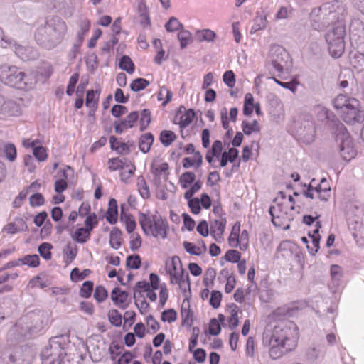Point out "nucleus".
<instances>
[{"label": "nucleus", "instance_id": "1", "mask_svg": "<svg viewBox=\"0 0 364 364\" xmlns=\"http://www.w3.org/2000/svg\"><path fill=\"white\" fill-rule=\"evenodd\" d=\"M67 33V23L61 17L49 16L36 28L34 39L41 48L51 50L63 43Z\"/></svg>", "mask_w": 364, "mask_h": 364}, {"label": "nucleus", "instance_id": "2", "mask_svg": "<svg viewBox=\"0 0 364 364\" xmlns=\"http://www.w3.org/2000/svg\"><path fill=\"white\" fill-rule=\"evenodd\" d=\"M344 8L341 2H327L311 13V26L317 31L323 30L330 25L343 21Z\"/></svg>", "mask_w": 364, "mask_h": 364}, {"label": "nucleus", "instance_id": "3", "mask_svg": "<svg viewBox=\"0 0 364 364\" xmlns=\"http://www.w3.org/2000/svg\"><path fill=\"white\" fill-rule=\"evenodd\" d=\"M0 80L6 85L24 91L31 90L36 84L31 74L7 64L0 66Z\"/></svg>", "mask_w": 364, "mask_h": 364}, {"label": "nucleus", "instance_id": "4", "mask_svg": "<svg viewBox=\"0 0 364 364\" xmlns=\"http://www.w3.org/2000/svg\"><path fill=\"white\" fill-rule=\"evenodd\" d=\"M63 336H55L51 338L49 341V346L46 347L41 353L43 364H78L76 360L78 355H71L63 353L64 344L63 343Z\"/></svg>", "mask_w": 364, "mask_h": 364}, {"label": "nucleus", "instance_id": "5", "mask_svg": "<svg viewBox=\"0 0 364 364\" xmlns=\"http://www.w3.org/2000/svg\"><path fill=\"white\" fill-rule=\"evenodd\" d=\"M287 343L289 349H294L297 346L298 332L296 325L291 321L285 320L278 323L273 328L271 334L266 335L265 340Z\"/></svg>", "mask_w": 364, "mask_h": 364}, {"label": "nucleus", "instance_id": "6", "mask_svg": "<svg viewBox=\"0 0 364 364\" xmlns=\"http://www.w3.org/2000/svg\"><path fill=\"white\" fill-rule=\"evenodd\" d=\"M46 321L43 311H31L21 318L15 327L16 331L23 337L32 336L43 328Z\"/></svg>", "mask_w": 364, "mask_h": 364}, {"label": "nucleus", "instance_id": "7", "mask_svg": "<svg viewBox=\"0 0 364 364\" xmlns=\"http://www.w3.org/2000/svg\"><path fill=\"white\" fill-rule=\"evenodd\" d=\"M345 35V26L342 22L326 33V41L328 45L329 53L333 58H340L344 53Z\"/></svg>", "mask_w": 364, "mask_h": 364}, {"label": "nucleus", "instance_id": "8", "mask_svg": "<svg viewBox=\"0 0 364 364\" xmlns=\"http://www.w3.org/2000/svg\"><path fill=\"white\" fill-rule=\"evenodd\" d=\"M336 142L337 144L338 152L342 159L349 161L356 155V149L354 147L353 140L343 124L338 126Z\"/></svg>", "mask_w": 364, "mask_h": 364}, {"label": "nucleus", "instance_id": "9", "mask_svg": "<svg viewBox=\"0 0 364 364\" xmlns=\"http://www.w3.org/2000/svg\"><path fill=\"white\" fill-rule=\"evenodd\" d=\"M341 114L347 124H354L364 121V111L361 109L360 102L355 98H351L348 107Z\"/></svg>", "mask_w": 364, "mask_h": 364}, {"label": "nucleus", "instance_id": "10", "mask_svg": "<svg viewBox=\"0 0 364 364\" xmlns=\"http://www.w3.org/2000/svg\"><path fill=\"white\" fill-rule=\"evenodd\" d=\"M296 134L304 143L309 144L314 141L316 129L312 120L307 119L295 122Z\"/></svg>", "mask_w": 364, "mask_h": 364}, {"label": "nucleus", "instance_id": "11", "mask_svg": "<svg viewBox=\"0 0 364 364\" xmlns=\"http://www.w3.org/2000/svg\"><path fill=\"white\" fill-rule=\"evenodd\" d=\"M272 65L279 73H282L284 68L287 66L289 60V55L286 50L279 46H274L269 51Z\"/></svg>", "mask_w": 364, "mask_h": 364}, {"label": "nucleus", "instance_id": "12", "mask_svg": "<svg viewBox=\"0 0 364 364\" xmlns=\"http://www.w3.org/2000/svg\"><path fill=\"white\" fill-rule=\"evenodd\" d=\"M154 225L150 230V235L154 237L160 236L162 238L167 237L168 225L167 220L163 218L161 215H154Z\"/></svg>", "mask_w": 364, "mask_h": 364}, {"label": "nucleus", "instance_id": "13", "mask_svg": "<svg viewBox=\"0 0 364 364\" xmlns=\"http://www.w3.org/2000/svg\"><path fill=\"white\" fill-rule=\"evenodd\" d=\"M170 275V282L172 284L180 282L185 269L183 268L180 258L174 256L172 258L170 267L167 269Z\"/></svg>", "mask_w": 364, "mask_h": 364}, {"label": "nucleus", "instance_id": "14", "mask_svg": "<svg viewBox=\"0 0 364 364\" xmlns=\"http://www.w3.org/2000/svg\"><path fill=\"white\" fill-rule=\"evenodd\" d=\"M16 55L23 61L33 60L38 56L37 51L33 47L23 46L16 42L11 44Z\"/></svg>", "mask_w": 364, "mask_h": 364}, {"label": "nucleus", "instance_id": "15", "mask_svg": "<svg viewBox=\"0 0 364 364\" xmlns=\"http://www.w3.org/2000/svg\"><path fill=\"white\" fill-rule=\"evenodd\" d=\"M21 99L14 100L4 98V106L2 107L1 114L5 116H18L21 113V107L20 102Z\"/></svg>", "mask_w": 364, "mask_h": 364}, {"label": "nucleus", "instance_id": "16", "mask_svg": "<svg viewBox=\"0 0 364 364\" xmlns=\"http://www.w3.org/2000/svg\"><path fill=\"white\" fill-rule=\"evenodd\" d=\"M128 296V293L121 290L119 287L114 288L111 292V299L116 306L122 309H125L129 306Z\"/></svg>", "mask_w": 364, "mask_h": 364}, {"label": "nucleus", "instance_id": "17", "mask_svg": "<svg viewBox=\"0 0 364 364\" xmlns=\"http://www.w3.org/2000/svg\"><path fill=\"white\" fill-rule=\"evenodd\" d=\"M269 213L272 217V222L275 226L282 227L284 225L283 220L285 218L287 213L283 211L282 204L277 203V206H270Z\"/></svg>", "mask_w": 364, "mask_h": 364}, {"label": "nucleus", "instance_id": "18", "mask_svg": "<svg viewBox=\"0 0 364 364\" xmlns=\"http://www.w3.org/2000/svg\"><path fill=\"white\" fill-rule=\"evenodd\" d=\"M269 348V355L272 359H277L282 356L284 354L291 351L293 349H289L287 343H273L272 341L268 340Z\"/></svg>", "mask_w": 364, "mask_h": 364}, {"label": "nucleus", "instance_id": "19", "mask_svg": "<svg viewBox=\"0 0 364 364\" xmlns=\"http://www.w3.org/2000/svg\"><path fill=\"white\" fill-rule=\"evenodd\" d=\"M19 353L20 363L18 364H30L34 358V351L31 347L28 346H22L17 348L13 354Z\"/></svg>", "mask_w": 364, "mask_h": 364}, {"label": "nucleus", "instance_id": "20", "mask_svg": "<svg viewBox=\"0 0 364 364\" xmlns=\"http://www.w3.org/2000/svg\"><path fill=\"white\" fill-rule=\"evenodd\" d=\"M189 301L186 298L182 304L181 306V316H182V325H187L191 326L193 324V312L189 309Z\"/></svg>", "mask_w": 364, "mask_h": 364}, {"label": "nucleus", "instance_id": "21", "mask_svg": "<svg viewBox=\"0 0 364 364\" xmlns=\"http://www.w3.org/2000/svg\"><path fill=\"white\" fill-rule=\"evenodd\" d=\"M154 141V137L151 133L147 132L142 134L139 140V147L140 151L144 154L149 152Z\"/></svg>", "mask_w": 364, "mask_h": 364}, {"label": "nucleus", "instance_id": "22", "mask_svg": "<svg viewBox=\"0 0 364 364\" xmlns=\"http://www.w3.org/2000/svg\"><path fill=\"white\" fill-rule=\"evenodd\" d=\"M350 65L358 71L364 70V54L360 52L350 53L349 56Z\"/></svg>", "mask_w": 364, "mask_h": 364}, {"label": "nucleus", "instance_id": "23", "mask_svg": "<svg viewBox=\"0 0 364 364\" xmlns=\"http://www.w3.org/2000/svg\"><path fill=\"white\" fill-rule=\"evenodd\" d=\"M154 215L150 217L143 213H140L139 215V223L146 235H150V230L154 225Z\"/></svg>", "mask_w": 364, "mask_h": 364}, {"label": "nucleus", "instance_id": "24", "mask_svg": "<svg viewBox=\"0 0 364 364\" xmlns=\"http://www.w3.org/2000/svg\"><path fill=\"white\" fill-rule=\"evenodd\" d=\"M117 202L115 199L112 198L109 202L106 219L110 224H115L117 221Z\"/></svg>", "mask_w": 364, "mask_h": 364}, {"label": "nucleus", "instance_id": "25", "mask_svg": "<svg viewBox=\"0 0 364 364\" xmlns=\"http://www.w3.org/2000/svg\"><path fill=\"white\" fill-rule=\"evenodd\" d=\"M97 91L93 90H88L86 95V106L90 109V115L97 108L98 97H96Z\"/></svg>", "mask_w": 364, "mask_h": 364}, {"label": "nucleus", "instance_id": "26", "mask_svg": "<svg viewBox=\"0 0 364 364\" xmlns=\"http://www.w3.org/2000/svg\"><path fill=\"white\" fill-rule=\"evenodd\" d=\"M122 232L118 228H113L109 234V244L114 249H119L122 245Z\"/></svg>", "mask_w": 364, "mask_h": 364}, {"label": "nucleus", "instance_id": "27", "mask_svg": "<svg viewBox=\"0 0 364 364\" xmlns=\"http://www.w3.org/2000/svg\"><path fill=\"white\" fill-rule=\"evenodd\" d=\"M352 97H347L346 95L340 94L333 100V107L339 113H342L346 107H348V102Z\"/></svg>", "mask_w": 364, "mask_h": 364}, {"label": "nucleus", "instance_id": "28", "mask_svg": "<svg viewBox=\"0 0 364 364\" xmlns=\"http://www.w3.org/2000/svg\"><path fill=\"white\" fill-rule=\"evenodd\" d=\"M80 31L77 34L76 41L82 43L84 41V36L87 33L90 28V21L87 18H81L78 22Z\"/></svg>", "mask_w": 364, "mask_h": 364}, {"label": "nucleus", "instance_id": "29", "mask_svg": "<svg viewBox=\"0 0 364 364\" xmlns=\"http://www.w3.org/2000/svg\"><path fill=\"white\" fill-rule=\"evenodd\" d=\"M215 37L216 33L210 29L197 31L196 33V38L199 42H213L215 40Z\"/></svg>", "mask_w": 364, "mask_h": 364}, {"label": "nucleus", "instance_id": "30", "mask_svg": "<svg viewBox=\"0 0 364 364\" xmlns=\"http://www.w3.org/2000/svg\"><path fill=\"white\" fill-rule=\"evenodd\" d=\"M177 138V135L172 131L163 130L160 133L159 139L164 146H170Z\"/></svg>", "mask_w": 364, "mask_h": 364}, {"label": "nucleus", "instance_id": "31", "mask_svg": "<svg viewBox=\"0 0 364 364\" xmlns=\"http://www.w3.org/2000/svg\"><path fill=\"white\" fill-rule=\"evenodd\" d=\"M266 16L257 14L254 18V24L252 25L250 33H255L258 31L264 29L267 26Z\"/></svg>", "mask_w": 364, "mask_h": 364}, {"label": "nucleus", "instance_id": "32", "mask_svg": "<svg viewBox=\"0 0 364 364\" xmlns=\"http://www.w3.org/2000/svg\"><path fill=\"white\" fill-rule=\"evenodd\" d=\"M119 65L122 70H125L129 74L134 72V64L128 55H123L121 58Z\"/></svg>", "mask_w": 364, "mask_h": 364}, {"label": "nucleus", "instance_id": "33", "mask_svg": "<svg viewBox=\"0 0 364 364\" xmlns=\"http://www.w3.org/2000/svg\"><path fill=\"white\" fill-rule=\"evenodd\" d=\"M242 131L245 134L250 135L252 132H259L260 126L257 120H254L251 124L247 121H243L242 124Z\"/></svg>", "mask_w": 364, "mask_h": 364}, {"label": "nucleus", "instance_id": "34", "mask_svg": "<svg viewBox=\"0 0 364 364\" xmlns=\"http://www.w3.org/2000/svg\"><path fill=\"white\" fill-rule=\"evenodd\" d=\"M178 39L180 42V47L184 49L192 42L191 33L186 30H181L178 33Z\"/></svg>", "mask_w": 364, "mask_h": 364}, {"label": "nucleus", "instance_id": "35", "mask_svg": "<svg viewBox=\"0 0 364 364\" xmlns=\"http://www.w3.org/2000/svg\"><path fill=\"white\" fill-rule=\"evenodd\" d=\"M149 84L150 82L149 80L139 77L132 82L130 84V89L133 92H139L144 90L148 85H149Z\"/></svg>", "mask_w": 364, "mask_h": 364}, {"label": "nucleus", "instance_id": "36", "mask_svg": "<svg viewBox=\"0 0 364 364\" xmlns=\"http://www.w3.org/2000/svg\"><path fill=\"white\" fill-rule=\"evenodd\" d=\"M195 117V112L193 109H188L184 114H181L180 117V120L178 124H180L181 128H185L188 126L193 121Z\"/></svg>", "mask_w": 364, "mask_h": 364}, {"label": "nucleus", "instance_id": "37", "mask_svg": "<svg viewBox=\"0 0 364 364\" xmlns=\"http://www.w3.org/2000/svg\"><path fill=\"white\" fill-rule=\"evenodd\" d=\"M138 119L139 113L136 111H134L130 112L127 117L124 119H122L120 122L124 129L132 128Z\"/></svg>", "mask_w": 364, "mask_h": 364}, {"label": "nucleus", "instance_id": "38", "mask_svg": "<svg viewBox=\"0 0 364 364\" xmlns=\"http://www.w3.org/2000/svg\"><path fill=\"white\" fill-rule=\"evenodd\" d=\"M137 186L141 197L144 198H149L150 197L149 188L143 176H139L138 178Z\"/></svg>", "mask_w": 364, "mask_h": 364}, {"label": "nucleus", "instance_id": "39", "mask_svg": "<svg viewBox=\"0 0 364 364\" xmlns=\"http://www.w3.org/2000/svg\"><path fill=\"white\" fill-rule=\"evenodd\" d=\"M53 248V245L48 242H43L38 247V251L40 255L46 260L51 259L52 254L50 250Z\"/></svg>", "mask_w": 364, "mask_h": 364}, {"label": "nucleus", "instance_id": "40", "mask_svg": "<svg viewBox=\"0 0 364 364\" xmlns=\"http://www.w3.org/2000/svg\"><path fill=\"white\" fill-rule=\"evenodd\" d=\"M107 316L111 324L117 327L121 326L122 316L118 310L112 309L109 311Z\"/></svg>", "mask_w": 364, "mask_h": 364}, {"label": "nucleus", "instance_id": "41", "mask_svg": "<svg viewBox=\"0 0 364 364\" xmlns=\"http://www.w3.org/2000/svg\"><path fill=\"white\" fill-rule=\"evenodd\" d=\"M166 30L168 32H173L178 30H183V26L176 17H171L165 25Z\"/></svg>", "mask_w": 364, "mask_h": 364}, {"label": "nucleus", "instance_id": "42", "mask_svg": "<svg viewBox=\"0 0 364 364\" xmlns=\"http://www.w3.org/2000/svg\"><path fill=\"white\" fill-rule=\"evenodd\" d=\"M19 353L16 354H7L4 353L0 357V364H18L21 361L19 358Z\"/></svg>", "mask_w": 364, "mask_h": 364}, {"label": "nucleus", "instance_id": "43", "mask_svg": "<svg viewBox=\"0 0 364 364\" xmlns=\"http://www.w3.org/2000/svg\"><path fill=\"white\" fill-rule=\"evenodd\" d=\"M196 175L193 172L187 171L183 173L180 177V183L183 188H188V185L194 182Z\"/></svg>", "mask_w": 364, "mask_h": 364}, {"label": "nucleus", "instance_id": "44", "mask_svg": "<svg viewBox=\"0 0 364 364\" xmlns=\"http://www.w3.org/2000/svg\"><path fill=\"white\" fill-rule=\"evenodd\" d=\"M90 233L84 228H78L74 235L73 236V239L76 240L79 243H85L87 241V239L90 237Z\"/></svg>", "mask_w": 364, "mask_h": 364}, {"label": "nucleus", "instance_id": "45", "mask_svg": "<svg viewBox=\"0 0 364 364\" xmlns=\"http://www.w3.org/2000/svg\"><path fill=\"white\" fill-rule=\"evenodd\" d=\"M141 257L139 255H129L127 258V267L130 269H138L141 267Z\"/></svg>", "mask_w": 364, "mask_h": 364}, {"label": "nucleus", "instance_id": "46", "mask_svg": "<svg viewBox=\"0 0 364 364\" xmlns=\"http://www.w3.org/2000/svg\"><path fill=\"white\" fill-rule=\"evenodd\" d=\"M22 264H27L31 267H37L39 265V257L37 255H28L20 258Z\"/></svg>", "mask_w": 364, "mask_h": 364}, {"label": "nucleus", "instance_id": "47", "mask_svg": "<svg viewBox=\"0 0 364 364\" xmlns=\"http://www.w3.org/2000/svg\"><path fill=\"white\" fill-rule=\"evenodd\" d=\"M108 297V292L106 289L101 285L97 286L94 292V298L99 303L104 301Z\"/></svg>", "mask_w": 364, "mask_h": 364}, {"label": "nucleus", "instance_id": "48", "mask_svg": "<svg viewBox=\"0 0 364 364\" xmlns=\"http://www.w3.org/2000/svg\"><path fill=\"white\" fill-rule=\"evenodd\" d=\"M165 96L166 100L162 103V106L165 107L172 99L173 93L171 90H168L166 87L163 86L160 88L158 93V100H162Z\"/></svg>", "mask_w": 364, "mask_h": 364}, {"label": "nucleus", "instance_id": "49", "mask_svg": "<svg viewBox=\"0 0 364 364\" xmlns=\"http://www.w3.org/2000/svg\"><path fill=\"white\" fill-rule=\"evenodd\" d=\"M151 122V112L149 109H145L142 110L140 119V130L144 131L149 125Z\"/></svg>", "mask_w": 364, "mask_h": 364}, {"label": "nucleus", "instance_id": "50", "mask_svg": "<svg viewBox=\"0 0 364 364\" xmlns=\"http://www.w3.org/2000/svg\"><path fill=\"white\" fill-rule=\"evenodd\" d=\"M93 282L91 281L85 282L80 291V295L84 298H88L91 296L93 291Z\"/></svg>", "mask_w": 364, "mask_h": 364}, {"label": "nucleus", "instance_id": "51", "mask_svg": "<svg viewBox=\"0 0 364 364\" xmlns=\"http://www.w3.org/2000/svg\"><path fill=\"white\" fill-rule=\"evenodd\" d=\"M177 318V312L173 309L165 310L161 314V320L164 322L172 323Z\"/></svg>", "mask_w": 364, "mask_h": 364}, {"label": "nucleus", "instance_id": "52", "mask_svg": "<svg viewBox=\"0 0 364 364\" xmlns=\"http://www.w3.org/2000/svg\"><path fill=\"white\" fill-rule=\"evenodd\" d=\"M67 259L72 262L76 257L77 252V247L76 245L68 242L64 250Z\"/></svg>", "mask_w": 364, "mask_h": 364}, {"label": "nucleus", "instance_id": "53", "mask_svg": "<svg viewBox=\"0 0 364 364\" xmlns=\"http://www.w3.org/2000/svg\"><path fill=\"white\" fill-rule=\"evenodd\" d=\"M108 164L109 165V168L111 171L125 169V166L127 165V164L124 162L123 160L119 158H113L109 159Z\"/></svg>", "mask_w": 364, "mask_h": 364}, {"label": "nucleus", "instance_id": "54", "mask_svg": "<svg viewBox=\"0 0 364 364\" xmlns=\"http://www.w3.org/2000/svg\"><path fill=\"white\" fill-rule=\"evenodd\" d=\"M150 289L149 283L146 281H139L136 284V286L134 289V295L133 298H136V292H139V296H141V291L147 292Z\"/></svg>", "mask_w": 364, "mask_h": 364}, {"label": "nucleus", "instance_id": "55", "mask_svg": "<svg viewBox=\"0 0 364 364\" xmlns=\"http://www.w3.org/2000/svg\"><path fill=\"white\" fill-rule=\"evenodd\" d=\"M226 225V219L221 218L220 220H215L213 223H211L210 225H214L216 232H218V237L219 239H222V235L225 231Z\"/></svg>", "mask_w": 364, "mask_h": 364}, {"label": "nucleus", "instance_id": "56", "mask_svg": "<svg viewBox=\"0 0 364 364\" xmlns=\"http://www.w3.org/2000/svg\"><path fill=\"white\" fill-rule=\"evenodd\" d=\"M222 293L219 291H213L210 294V304L213 309H218L220 305Z\"/></svg>", "mask_w": 364, "mask_h": 364}, {"label": "nucleus", "instance_id": "57", "mask_svg": "<svg viewBox=\"0 0 364 364\" xmlns=\"http://www.w3.org/2000/svg\"><path fill=\"white\" fill-rule=\"evenodd\" d=\"M215 275H216V272H215V269L208 268L205 273V276H204L203 281V284L206 287L213 285V280L215 277Z\"/></svg>", "mask_w": 364, "mask_h": 364}, {"label": "nucleus", "instance_id": "58", "mask_svg": "<svg viewBox=\"0 0 364 364\" xmlns=\"http://www.w3.org/2000/svg\"><path fill=\"white\" fill-rule=\"evenodd\" d=\"M4 152L7 159L14 161L16 158V149L13 144H7L4 146Z\"/></svg>", "mask_w": 364, "mask_h": 364}, {"label": "nucleus", "instance_id": "59", "mask_svg": "<svg viewBox=\"0 0 364 364\" xmlns=\"http://www.w3.org/2000/svg\"><path fill=\"white\" fill-rule=\"evenodd\" d=\"M125 168H127V170H124L121 173V180L124 182H127L129 178L134 175L136 167L130 163L125 166Z\"/></svg>", "mask_w": 364, "mask_h": 364}, {"label": "nucleus", "instance_id": "60", "mask_svg": "<svg viewBox=\"0 0 364 364\" xmlns=\"http://www.w3.org/2000/svg\"><path fill=\"white\" fill-rule=\"evenodd\" d=\"M44 203L45 199L41 193H34L29 198V203L33 207L42 205L44 204Z\"/></svg>", "mask_w": 364, "mask_h": 364}, {"label": "nucleus", "instance_id": "61", "mask_svg": "<svg viewBox=\"0 0 364 364\" xmlns=\"http://www.w3.org/2000/svg\"><path fill=\"white\" fill-rule=\"evenodd\" d=\"M183 245L186 251L191 255L198 256L202 253L200 248L192 242L185 241Z\"/></svg>", "mask_w": 364, "mask_h": 364}, {"label": "nucleus", "instance_id": "62", "mask_svg": "<svg viewBox=\"0 0 364 364\" xmlns=\"http://www.w3.org/2000/svg\"><path fill=\"white\" fill-rule=\"evenodd\" d=\"M97 224V215L95 213L90 214L87 216L85 220V225L86 229L90 233L92 230L94 226Z\"/></svg>", "mask_w": 364, "mask_h": 364}, {"label": "nucleus", "instance_id": "63", "mask_svg": "<svg viewBox=\"0 0 364 364\" xmlns=\"http://www.w3.org/2000/svg\"><path fill=\"white\" fill-rule=\"evenodd\" d=\"M240 257V252L235 250H228L225 255V259L226 261L233 263L239 262Z\"/></svg>", "mask_w": 364, "mask_h": 364}, {"label": "nucleus", "instance_id": "64", "mask_svg": "<svg viewBox=\"0 0 364 364\" xmlns=\"http://www.w3.org/2000/svg\"><path fill=\"white\" fill-rule=\"evenodd\" d=\"M33 154L39 161H43L47 158L46 149L42 146L34 147Z\"/></svg>", "mask_w": 364, "mask_h": 364}]
</instances>
